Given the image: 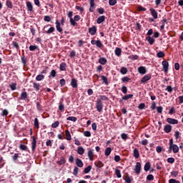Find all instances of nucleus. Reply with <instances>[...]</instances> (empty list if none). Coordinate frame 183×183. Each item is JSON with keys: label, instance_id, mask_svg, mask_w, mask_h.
<instances>
[{"label": "nucleus", "instance_id": "obj_4", "mask_svg": "<svg viewBox=\"0 0 183 183\" xmlns=\"http://www.w3.org/2000/svg\"><path fill=\"white\" fill-rule=\"evenodd\" d=\"M162 65L163 66L164 72H165V73L168 72V68L169 66V63H168V61H167V60H164L162 62Z\"/></svg>", "mask_w": 183, "mask_h": 183}, {"label": "nucleus", "instance_id": "obj_16", "mask_svg": "<svg viewBox=\"0 0 183 183\" xmlns=\"http://www.w3.org/2000/svg\"><path fill=\"white\" fill-rule=\"evenodd\" d=\"M56 31L58 32H60V34H62V27H61V23L58 21V20H56Z\"/></svg>", "mask_w": 183, "mask_h": 183}, {"label": "nucleus", "instance_id": "obj_26", "mask_svg": "<svg viewBox=\"0 0 183 183\" xmlns=\"http://www.w3.org/2000/svg\"><path fill=\"white\" fill-rule=\"evenodd\" d=\"M105 21V16H100L97 18V23L102 24V22Z\"/></svg>", "mask_w": 183, "mask_h": 183}, {"label": "nucleus", "instance_id": "obj_19", "mask_svg": "<svg viewBox=\"0 0 183 183\" xmlns=\"http://www.w3.org/2000/svg\"><path fill=\"white\" fill-rule=\"evenodd\" d=\"M76 165L79 167V168H82V167H84V162H82V160H81V159L77 158L76 159Z\"/></svg>", "mask_w": 183, "mask_h": 183}, {"label": "nucleus", "instance_id": "obj_9", "mask_svg": "<svg viewBox=\"0 0 183 183\" xmlns=\"http://www.w3.org/2000/svg\"><path fill=\"white\" fill-rule=\"evenodd\" d=\"M26 5L29 12H34V6L31 1H26Z\"/></svg>", "mask_w": 183, "mask_h": 183}, {"label": "nucleus", "instance_id": "obj_51", "mask_svg": "<svg viewBox=\"0 0 183 183\" xmlns=\"http://www.w3.org/2000/svg\"><path fill=\"white\" fill-rule=\"evenodd\" d=\"M12 45L14 48H16V49H19V44H18V42L13 41H12Z\"/></svg>", "mask_w": 183, "mask_h": 183}, {"label": "nucleus", "instance_id": "obj_14", "mask_svg": "<svg viewBox=\"0 0 183 183\" xmlns=\"http://www.w3.org/2000/svg\"><path fill=\"white\" fill-rule=\"evenodd\" d=\"M90 8L89 9V12H94L95 9V0H89Z\"/></svg>", "mask_w": 183, "mask_h": 183}, {"label": "nucleus", "instance_id": "obj_28", "mask_svg": "<svg viewBox=\"0 0 183 183\" xmlns=\"http://www.w3.org/2000/svg\"><path fill=\"white\" fill-rule=\"evenodd\" d=\"M66 163V160L65 159V157H61L60 158V160L57 162L58 165H64V164Z\"/></svg>", "mask_w": 183, "mask_h": 183}, {"label": "nucleus", "instance_id": "obj_11", "mask_svg": "<svg viewBox=\"0 0 183 183\" xmlns=\"http://www.w3.org/2000/svg\"><path fill=\"white\" fill-rule=\"evenodd\" d=\"M23 92L21 94L19 99H21V101H25V99H26V98H28V93L26 92H25V89H23Z\"/></svg>", "mask_w": 183, "mask_h": 183}, {"label": "nucleus", "instance_id": "obj_47", "mask_svg": "<svg viewBox=\"0 0 183 183\" xmlns=\"http://www.w3.org/2000/svg\"><path fill=\"white\" fill-rule=\"evenodd\" d=\"M99 98H100L101 101H109V98H108V97H107L105 95H100Z\"/></svg>", "mask_w": 183, "mask_h": 183}, {"label": "nucleus", "instance_id": "obj_21", "mask_svg": "<svg viewBox=\"0 0 183 183\" xmlns=\"http://www.w3.org/2000/svg\"><path fill=\"white\" fill-rule=\"evenodd\" d=\"M107 62H108V60L105 57H100L99 59V64H101V65H107Z\"/></svg>", "mask_w": 183, "mask_h": 183}, {"label": "nucleus", "instance_id": "obj_56", "mask_svg": "<svg viewBox=\"0 0 183 183\" xmlns=\"http://www.w3.org/2000/svg\"><path fill=\"white\" fill-rule=\"evenodd\" d=\"M83 135H84V137H87V138H89V137H91V132L84 131L83 132Z\"/></svg>", "mask_w": 183, "mask_h": 183}, {"label": "nucleus", "instance_id": "obj_44", "mask_svg": "<svg viewBox=\"0 0 183 183\" xmlns=\"http://www.w3.org/2000/svg\"><path fill=\"white\" fill-rule=\"evenodd\" d=\"M115 174L117 178H121L122 177V175L121 174V170H119V169H115Z\"/></svg>", "mask_w": 183, "mask_h": 183}, {"label": "nucleus", "instance_id": "obj_32", "mask_svg": "<svg viewBox=\"0 0 183 183\" xmlns=\"http://www.w3.org/2000/svg\"><path fill=\"white\" fill-rule=\"evenodd\" d=\"M94 165L97 168H102V167H104V163L101 161H97L94 162Z\"/></svg>", "mask_w": 183, "mask_h": 183}, {"label": "nucleus", "instance_id": "obj_20", "mask_svg": "<svg viewBox=\"0 0 183 183\" xmlns=\"http://www.w3.org/2000/svg\"><path fill=\"white\" fill-rule=\"evenodd\" d=\"M71 86H72V88H78V80H76L75 79H71Z\"/></svg>", "mask_w": 183, "mask_h": 183}, {"label": "nucleus", "instance_id": "obj_8", "mask_svg": "<svg viewBox=\"0 0 183 183\" xmlns=\"http://www.w3.org/2000/svg\"><path fill=\"white\" fill-rule=\"evenodd\" d=\"M97 26H93L92 27L89 28V34L92 35V36H94L97 34Z\"/></svg>", "mask_w": 183, "mask_h": 183}, {"label": "nucleus", "instance_id": "obj_3", "mask_svg": "<svg viewBox=\"0 0 183 183\" xmlns=\"http://www.w3.org/2000/svg\"><path fill=\"white\" fill-rule=\"evenodd\" d=\"M92 45H96L97 48L102 49L104 46V44H102V42H101V40H92L91 41Z\"/></svg>", "mask_w": 183, "mask_h": 183}, {"label": "nucleus", "instance_id": "obj_6", "mask_svg": "<svg viewBox=\"0 0 183 183\" xmlns=\"http://www.w3.org/2000/svg\"><path fill=\"white\" fill-rule=\"evenodd\" d=\"M169 151L171 152V151H173L174 154H177V152H179V147H178V145L173 144L172 147H169Z\"/></svg>", "mask_w": 183, "mask_h": 183}, {"label": "nucleus", "instance_id": "obj_40", "mask_svg": "<svg viewBox=\"0 0 183 183\" xmlns=\"http://www.w3.org/2000/svg\"><path fill=\"white\" fill-rule=\"evenodd\" d=\"M19 158V154L15 153L14 156H12V159L14 161V162H16L18 161V159Z\"/></svg>", "mask_w": 183, "mask_h": 183}, {"label": "nucleus", "instance_id": "obj_49", "mask_svg": "<svg viewBox=\"0 0 183 183\" xmlns=\"http://www.w3.org/2000/svg\"><path fill=\"white\" fill-rule=\"evenodd\" d=\"M39 84H38V83H34L33 84V87L34 88V89H35V91H36V92H38V91H39Z\"/></svg>", "mask_w": 183, "mask_h": 183}, {"label": "nucleus", "instance_id": "obj_12", "mask_svg": "<svg viewBox=\"0 0 183 183\" xmlns=\"http://www.w3.org/2000/svg\"><path fill=\"white\" fill-rule=\"evenodd\" d=\"M164 131L166 134H169L172 131V126L171 124H166L164 127Z\"/></svg>", "mask_w": 183, "mask_h": 183}, {"label": "nucleus", "instance_id": "obj_60", "mask_svg": "<svg viewBox=\"0 0 183 183\" xmlns=\"http://www.w3.org/2000/svg\"><path fill=\"white\" fill-rule=\"evenodd\" d=\"M11 91H15V89H16V83H13L9 85Z\"/></svg>", "mask_w": 183, "mask_h": 183}, {"label": "nucleus", "instance_id": "obj_63", "mask_svg": "<svg viewBox=\"0 0 183 183\" xmlns=\"http://www.w3.org/2000/svg\"><path fill=\"white\" fill-rule=\"evenodd\" d=\"M59 127V122L56 121L51 124V127L53 128H58Z\"/></svg>", "mask_w": 183, "mask_h": 183}, {"label": "nucleus", "instance_id": "obj_43", "mask_svg": "<svg viewBox=\"0 0 183 183\" xmlns=\"http://www.w3.org/2000/svg\"><path fill=\"white\" fill-rule=\"evenodd\" d=\"M157 58H164V56H165V53H164V51H159L157 54Z\"/></svg>", "mask_w": 183, "mask_h": 183}, {"label": "nucleus", "instance_id": "obj_36", "mask_svg": "<svg viewBox=\"0 0 183 183\" xmlns=\"http://www.w3.org/2000/svg\"><path fill=\"white\" fill-rule=\"evenodd\" d=\"M6 5L7 6V8H9V9H12V8H14V5L12 4V1L7 0L6 1Z\"/></svg>", "mask_w": 183, "mask_h": 183}, {"label": "nucleus", "instance_id": "obj_29", "mask_svg": "<svg viewBox=\"0 0 183 183\" xmlns=\"http://www.w3.org/2000/svg\"><path fill=\"white\" fill-rule=\"evenodd\" d=\"M150 168H151V163L149 162H146L144 167V171H146V172H148Z\"/></svg>", "mask_w": 183, "mask_h": 183}, {"label": "nucleus", "instance_id": "obj_13", "mask_svg": "<svg viewBox=\"0 0 183 183\" xmlns=\"http://www.w3.org/2000/svg\"><path fill=\"white\" fill-rule=\"evenodd\" d=\"M134 172L136 174H140L141 173V163L139 162H137L136 163L135 167H134Z\"/></svg>", "mask_w": 183, "mask_h": 183}, {"label": "nucleus", "instance_id": "obj_23", "mask_svg": "<svg viewBox=\"0 0 183 183\" xmlns=\"http://www.w3.org/2000/svg\"><path fill=\"white\" fill-rule=\"evenodd\" d=\"M114 53L116 56H121V54H122V50L119 47H117L114 50Z\"/></svg>", "mask_w": 183, "mask_h": 183}, {"label": "nucleus", "instance_id": "obj_62", "mask_svg": "<svg viewBox=\"0 0 183 183\" xmlns=\"http://www.w3.org/2000/svg\"><path fill=\"white\" fill-rule=\"evenodd\" d=\"M167 162H169V164H174L175 162V159H174V157H169L167 159Z\"/></svg>", "mask_w": 183, "mask_h": 183}, {"label": "nucleus", "instance_id": "obj_15", "mask_svg": "<svg viewBox=\"0 0 183 183\" xmlns=\"http://www.w3.org/2000/svg\"><path fill=\"white\" fill-rule=\"evenodd\" d=\"M138 72L142 75H145V74H147V68H145V66H141L138 68Z\"/></svg>", "mask_w": 183, "mask_h": 183}, {"label": "nucleus", "instance_id": "obj_39", "mask_svg": "<svg viewBox=\"0 0 183 183\" xmlns=\"http://www.w3.org/2000/svg\"><path fill=\"white\" fill-rule=\"evenodd\" d=\"M67 121H71L72 122H76V121L78 120V119L75 117H69L66 118Z\"/></svg>", "mask_w": 183, "mask_h": 183}, {"label": "nucleus", "instance_id": "obj_17", "mask_svg": "<svg viewBox=\"0 0 183 183\" xmlns=\"http://www.w3.org/2000/svg\"><path fill=\"white\" fill-rule=\"evenodd\" d=\"M59 110L61 111V112H65V106L64 105V100L60 101L59 103Z\"/></svg>", "mask_w": 183, "mask_h": 183}, {"label": "nucleus", "instance_id": "obj_2", "mask_svg": "<svg viewBox=\"0 0 183 183\" xmlns=\"http://www.w3.org/2000/svg\"><path fill=\"white\" fill-rule=\"evenodd\" d=\"M151 78H152V74H146L141 79L140 82L141 84H147V82H148V81H149Z\"/></svg>", "mask_w": 183, "mask_h": 183}, {"label": "nucleus", "instance_id": "obj_59", "mask_svg": "<svg viewBox=\"0 0 183 183\" xmlns=\"http://www.w3.org/2000/svg\"><path fill=\"white\" fill-rule=\"evenodd\" d=\"M19 148L21 151H26L28 147H26L25 144H20Z\"/></svg>", "mask_w": 183, "mask_h": 183}, {"label": "nucleus", "instance_id": "obj_31", "mask_svg": "<svg viewBox=\"0 0 183 183\" xmlns=\"http://www.w3.org/2000/svg\"><path fill=\"white\" fill-rule=\"evenodd\" d=\"M132 97H134V94H127L122 97V99H123V101H128V99H131Z\"/></svg>", "mask_w": 183, "mask_h": 183}, {"label": "nucleus", "instance_id": "obj_24", "mask_svg": "<svg viewBox=\"0 0 183 183\" xmlns=\"http://www.w3.org/2000/svg\"><path fill=\"white\" fill-rule=\"evenodd\" d=\"M162 25L160 26V30L162 31L165 28V24H168L167 19H163L162 21Z\"/></svg>", "mask_w": 183, "mask_h": 183}, {"label": "nucleus", "instance_id": "obj_5", "mask_svg": "<svg viewBox=\"0 0 183 183\" xmlns=\"http://www.w3.org/2000/svg\"><path fill=\"white\" fill-rule=\"evenodd\" d=\"M167 122H168V124H169L170 125H177L178 120L171 117H168L167 119Z\"/></svg>", "mask_w": 183, "mask_h": 183}, {"label": "nucleus", "instance_id": "obj_48", "mask_svg": "<svg viewBox=\"0 0 183 183\" xmlns=\"http://www.w3.org/2000/svg\"><path fill=\"white\" fill-rule=\"evenodd\" d=\"M53 32H55V27H50L48 31H46V34H52Z\"/></svg>", "mask_w": 183, "mask_h": 183}, {"label": "nucleus", "instance_id": "obj_1", "mask_svg": "<svg viewBox=\"0 0 183 183\" xmlns=\"http://www.w3.org/2000/svg\"><path fill=\"white\" fill-rule=\"evenodd\" d=\"M96 108L98 112H102V110L104 109V104L102 103V100H101V99H97Z\"/></svg>", "mask_w": 183, "mask_h": 183}, {"label": "nucleus", "instance_id": "obj_7", "mask_svg": "<svg viewBox=\"0 0 183 183\" xmlns=\"http://www.w3.org/2000/svg\"><path fill=\"white\" fill-rule=\"evenodd\" d=\"M152 16L154 18V19H158V11L155 10L154 9L151 8L149 9Z\"/></svg>", "mask_w": 183, "mask_h": 183}, {"label": "nucleus", "instance_id": "obj_55", "mask_svg": "<svg viewBox=\"0 0 183 183\" xmlns=\"http://www.w3.org/2000/svg\"><path fill=\"white\" fill-rule=\"evenodd\" d=\"M51 19H52L49 16H44V21H45V22H51Z\"/></svg>", "mask_w": 183, "mask_h": 183}, {"label": "nucleus", "instance_id": "obj_50", "mask_svg": "<svg viewBox=\"0 0 183 183\" xmlns=\"http://www.w3.org/2000/svg\"><path fill=\"white\" fill-rule=\"evenodd\" d=\"M117 3V0H109V5L110 6H114V5Z\"/></svg>", "mask_w": 183, "mask_h": 183}, {"label": "nucleus", "instance_id": "obj_27", "mask_svg": "<svg viewBox=\"0 0 183 183\" xmlns=\"http://www.w3.org/2000/svg\"><path fill=\"white\" fill-rule=\"evenodd\" d=\"M133 156L134 157V158H136V159H138V158H139V151H138V149H134L133 150Z\"/></svg>", "mask_w": 183, "mask_h": 183}, {"label": "nucleus", "instance_id": "obj_30", "mask_svg": "<svg viewBox=\"0 0 183 183\" xmlns=\"http://www.w3.org/2000/svg\"><path fill=\"white\" fill-rule=\"evenodd\" d=\"M111 152H112V149H111V147H107L105 149L104 154L106 157H109V155H111Z\"/></svg>", "mask_w": 183, "mask_h": 183}, {"label": "nucleus", "instance_id": "obj_52", "mask_svg": "<svg viewBox=\"0 0 183 183\" xmlns=\"http://www.w3.org/2000/svg\"><path fill=\"white\" fill-rule=\"evenodd\" d=\"M97 12L100 15H102L103 14H105V9H104V8H99L97 9Z\"/></svg>", "mask_w": 183, "mask_h": 183}, {"label": "nucleus", "instance_id": "obj_41", "mask_svg": "<svg viewBox=\"0 0 183 183\" xmlns=\"http://www.w3.org/2000/svg\"><path fill=\"white\" fill-rule=\"evenodd\" d=\"M120 72H121V74H122V75H125V74H127V72H128V69L123 66L121 68Z\"/></svg>", "mask_w": 183, "mask_h": 183}, {"label": "nucleus", "instance_id": "obj_64", "mask_svg": "<svg viewBox=\"0 0 183 183\" xmlns=\"http://www.w3.org/2000/svg\"><path fill=\"white\" fill-rule=\"evenodd\" d=\"M126 183H131L132 180H131V177L129 176H127L124 179Z\"/></svg>", "mask_w": 183, "mask_h": 183}, {"label": "nucleus", "instance_id": "obj_18", "mask_svg": "<svg viewBox=\"0 0 183 183\" xmlns=\"http://www.w3.org/2000/svg\"><path fill=\"white\" fill-rule=\"evenodd\" d=\"M146 41L149 42V45H154V43L155 42V39L154 37H151V36H147L146 37Z\"/></svg>", "mask_w": 183, "mask_h": 183}, {"label": "nucleus", "instance_id": "obj_57", "mask_svg": "<svg viewBox=\"0 0 183 183\" xmlns=\"http://www.w3.org/2000/svg\"><path fill=\"white\" fill-rule=\"evenodd\" d=\"M29 51H35L36 49H38V46L36 45H31L29 47Z\"/></svg>", "mask_w": 183, "mask_h": 183}, {"label": "nucleus", "instance_id": "obj_10", "mask_svg": "<svg viewBox=\"0 0 183 183\" xmlns=\"http://www.w3.org/2000/svg\"><path fill=\"white\" fill-rule=\"evenodd\" d=\"M87 157H89V161H92L94 159V150L87 148Z\"/></svg>", "mask_w": 183, "mask_h": 183}, {"label": "nucleus", "instance_id": "obj_42", "mask_svg": "<svg viewBox=\"0 0 183 183\" xmlns=\"http://www.w3.org/2000/svg\"><path fill=\"white\" fill-rule=\"evenodd\" d=\"M51 76L52 78H55L56 76V71H55L54 69L51 70L50 72L49 78H51Z\"/></svg>", "mask_w": 183, "mask_h": 183}, {"label": "nucleus", "instance_id": "obj_46", "mask_svg": "<svg viewBox=\"0 0 183 183\" xmlns=\"http://www.w3.org/2000/svg\"><path fill=\"white\" fill-rule=\"evenodd\" d=\"M174 137H175V139H179V138H181V133L178 131H176L174 132Z\"/></svg>", "mask_w": 183, "mask_h": 183}, {"label": "nucleus", "instance_id": "obj_45", "mask_svg": "<svg viewBox=\"0 0 183 183\" xmlns=\"http://www.w3.org/2000/svg\"><path fill=\"white\" fill-rule=\"evenodd\" d=\"M101 78L103 81V84H105V85H108V78H107V76H102Z\"/></svg>", "mask_w": 183, "mask_h": 183}, {"label": "nucleus", "instance_id": "obj_61", "mask_svg": "<svg viewBox=\"0 0 183 183\" xmlns=\"http://www.w3.org/2000/svg\"><path fill=\"white\" fill-rule=\"evenodd\" d=\"M137 11H139V12H140L141 11H147V9L145 7H142V6H138Z\"/></svg>", "mask_w": 183, "mask_h": 183}, {"label": "nucleus", "instance_id": "obj_58", "mask_svg": "<svg viewBox=\"0 0 183 183\" xmlns=\"http://www.w3.org/2000/svg\"><path fill=\"white\" fill-rule=\"evenodd\" d=\"M129 59H133V61H135L139 58L138 55H131L129 56Z\"/></svg>", "mask_w": 183, "mask_h": 183}, {"label": "nucleus", "instance_id": "obj_38", "mask_svg": "<svg viewBox=\"0 0 183 183\" xmlns=\"http://www.w3.org/2000/svg\"><path fill=\"white\" fill-rule=\"evenodd\" d=\"M45 79V76L44 74H39L36 76V81H42V79Z\"/></svg>", "mask_w": 183, "mask_h": 183}, {"label": "nucleus", "instance_id": "obj_53", "mask_svg": "<svg viewBox=\"0 0 183 183\" xmlns=\"http://www.w3.org/2000/svg\"><path fill=\"white\" fill-rule=\"evenodd\" d=\"M121 138H122V139H124V141H127V139H128V134H127L125 133H122L121 134Z\"/></svg>", "mask_w": 183, "mask_h": 183}, {"label": "nucleus", "instance_id": "obj_37", "mask_svg": "<svg viewBox=\"0 0 183 183\" xmlns=\"http://www.w3.org/2000/svg\"><path fill=\"white\" fill-rule=\"evenodd\" d=\"M60 71H66V63L62 62L60 64Z\"/></svg>", "mask_w": 183, "mask_h": 183}, {"label": "nucleus", "instance_id": "obj_34", "mask_svg": "<svg viewBox=\"0 0 183 183\" xmlns=\"http://www.w3.org/2000/svg\"><path fill=\"white\" fill-rule=\"evenodd\" d=\"M34 125L35 128H36L37 129H39V120L38 119V118L34 119Z\"/></svg>", "mask_w": 183, "mask_h": 183}, {"label": "nucleus", "instance_id": "obj_22", "mask_svg": "<svg viewBox=\"0 0 183 183\" xmlns=\"http://www.w3.org/2000/svg\"><path fill=\"white\" fill-rule=\"evenodd\" d=\"M77 154H79V155H84V154H85V149L82 147H79L77 148Z\"/></svg>", "mask_w": 183, "mask_h": 183}, {"label": "nucleus", "instance_id": "obj_35", "mask_svg": "<svg viewBox=\"0 0 183 183\" xmlns=\"http://www.w3.org/2000/svg\"><path fill=\"white\" fill-rule=\"evenodd\" d=\"M9 114V112H8L7 109L1 110V117H5L6 118Z\"/></svg>", "mask_w": 183, "mask_h": 183}, {"label": "nucleus", "instance_id": "obj_25", "mask_svg": "<svg viewBox=\"0 0 183 183\" xmlns=\"http://www.w3.org/2000/svg\"><path fill=\"white\" fill-rule=\"evenodd\" d=\"M65 135H66V139L67 141H71L72 139V137H71V132H69V130L65 131Z\"/></svg>", "mask_w": 183, "mask_h": 183}, {"label": "nucleus", "instance_id": "obj_33", "mask_svg": "<svg viewBox=\"0 0 183 183\" xmlns=\"http://www.w3.org/2000/svg\"><path fill=\"white\" fill-rule=\"evenodd\" d=\"M91 169H92V166L89 165L84 169V174H89L91 172Z\"/></svg>", "mask_w": 183, "mask_h": 183}, {"label": "nucleus", "instance_id": "obj_54", "mask_svg": "<svg viewBox=\"0 0 183 183\" xmlns=\"http://www.w3.org/2000/svg\"><path fill=\"white\" fill-rule=\"evenodd\" d=\"M78 171H79V168H78V167H74L73 175H75V177H76V175H78Z\"/></svg>", "mask_w": 183, "mask_h": 183}]
</instances>
